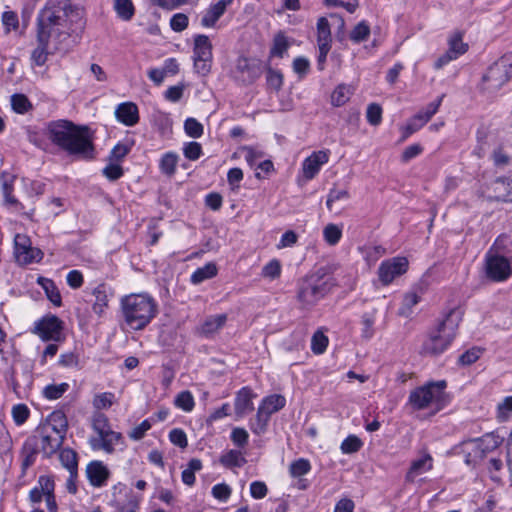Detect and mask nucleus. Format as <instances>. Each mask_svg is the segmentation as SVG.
<instances>
[{
	"mask_svg": "<svg viewBox=\"0 0 512 512\" xmlns=\"http://www.w3.org/2000/svg\"><path fill=\"white\" fill-rule=\"evenodd\" d=\"M45 135L69 155L84 159L93 157L94 147L87 127L77 126L68 120H56L47 124Z\"/></svg>",
	"mask_w": 512,
	"mask_h": 512,
	"instance_id": "nucleus-1",
	"label": "nucleus"
},
{
	"mask_svg": "<svg viewBox=\"0 0 512 512\" xmlns=\"http://www.w3.org/2000/svg\"><path fill=\"white\" fill-rule=\"evenodd\" d=\"M123 324L132 331L145 329L158 313L156 300L148 293H131L120 299Z\"/></svg>",
	"mask_w": 512,
	"mask_h": 512,
	"instance_id": "nucleus-2",
	"label": "nucleus"
},
{
	"mask_svg": "<svg viewBox=\"0 0 512 512\" xmlns=\"http://www.w3.org/2000/svg\"><path fill=\"white\" fill-rule=\"evenodd\" d=\"M461 317L460 310L451 309L445 318L428 333L420 353L426 356H437L446 351L455 338Z\"/></svg>",
	"mask_w": 512,
	"mask_h": 512,
	"instance_id": "nucleus-3",
	"label": "nucleus"
},
{
	"mask_svg": "<svg viewBox=\"0 0 512 512\" xmlns=\"http://www.w3.org/2000/svg\"><path fill=\"white\" fill-rule=\"evenodd\" d=\"M502 441L498 435L487 433L480 438L462 441L453 448V451L463 456L467 466L476 467L485 457L495 452Z\"/></svg>",
	"mask_w": 512,
	"mask_h": 512,
	"instance_id": "nucleus-4",
	"label": "nucleus"
},
{
	"mask_svg": "<svg viewBox=\"0 0 512 512\" xmlns=\"http://www.w3.org/2000/svg\"><path fill=\"white\" fill-rule=\"evenodd\" d=\"M332 286V278L322 269L302 278L298 283L296 296L300 307L311 308L330 291Z\"/></svg>",
	"mask_w": 512,
	"mask_h": 512,
	"instance_id": "nucleus-5",
	"label": "nucleus"
},
{
	"mask_svg": "<svg viewBox=\"0 0 512 512\" xmlns=\"http://www.w3.org/2000/svg\"><path fill=\"white\" fill-rule=\"evenodd\" d=\"M447 383L444 380L432 381L412 390L408 403L414 410L430 409L433 413L441 410L445 403V389Z\"/></svg>",
	"mask_w": 512,
	"mask_h": 512,
	"instance_id": "nucleus-6",
	"label": "nucleus"
},
{
	"mask_svg": "<svg viewBox=\"0 0 512 512\" xmlns=\"http://www.w3.org/2000/svg\"><path fill=\"white\" fill-rule=\"evenodd\" d=\"M94 434L88 439L90 448L94 451H104L111 454L115 447L122 442V434L112 430L108 418L102 413H95L92 417Z\"/></svg>",
	"mask_w": 512,
	"mask_h": 512,
	"instance_id": "nucleus-7",
	"label": "nucleus"
},
{
	"mask_svg": "<svg viewBox=\"0 0 512 512\" xmlns=\"http://www.w3.org/2000/svg\"><path fill=\"white\" fill-rule=\"evenodd\" d=\"M65 15L64 9L56 4V0H48L37 16V34L40 35L41 41L62 34Z\"/></svg>",
	"mask_w": 512,
	"mask_h": 512,
	"instance_id": "nucleus-8",
	"label": "nucleus"
},
{
	"mask_svg": "<svg viewBox=\"0 0 512 512\" xmlns=\"http://www.w3.org/2000/svg\"><path fill=\"white\" fill-rule=\"evenodd\" d=\"M503 241L504 238L499 237L486 254L487 276L496 282L506 281L512 276V256H504L499 251Z\"/></svg>",
	"mask_w": 512,
	"mask_h": 512,
	"instance_id": "nucleus-9",
	"label": "nucleus"
},
{
	"mask_svg": "<svg viewBox=\"0 0 512 512\" xmlns=\"http://www.w3.org/2000/svg\"><path fill=\"white\" fill-rule=\"evenodd\" d=\"M212 44L206 35H197L194 38L193 60L195 71L205 76L211 70L212 65Z\"/></svg>",
	"mask_w": 512,
	"mask_h": 512,
	"instance_id": "nucleus-10",
	"label": "nucleus"
},
{
	"mask_svg": "<svg viewBox=\"0 0 512 512\" xmlns=\"http://www.w3.org/2000/svg\"><path fill=\"white\" fill-rule=\"evenodd\" d=\"M14 255L16 261L21 265L40 262L43 253L40 249L33 247L30 238L25 234H16L14 237Z\"/></svg>",
	"mask_w": 512,
	"mask_h": 512,
	"instance_id": "nucleus-11",
	"label": "nucleus"
},
{
	"mask_svg": "<svg viewBox=\"0 0 512 512\" xmlns=\"http://www.w3.org/2000/svg\"><path fill=\"white\" fill-rule=\"evenodd\" d=\"M409 267L406 257H393L381 262L378 268V278L382 285L391 284L397 277L405 274Z\"/></svg>",
	"mask_w": 512,
	"mask_h": 512,
	"instance_id": "nucleus-12",
	"label": "nucleus"
},
{
	"mask_svg": "<svg viewBox=\"0 0 512 512\" xmlns=\"http://www.w3.org/2000/svg\"><path fill=\"white\" fill-rule=\"evenodd\" d=\"M62 321L55 315L43 317L35 322L32 332L43 341H60L62 339Z\"/></svg>",
	"mask_w": 512,
	"mask_h": 512,
	"instance_id": "nucleus-13",
	"label": "nucleus"
},
{
	"mask_svg": "<svg viewBox=\"0 0 512 512\" xmlns=\"http://www.w3.org/2000/svg\"><path fill=\"white\" fill-rule=\"evenodd\" d=\"M330 158L328 149L314 151L310 156L302 162V175L306 181H310L316 177L323 165L327 164Z\"/></svg>",
	"mask_w": 512,
	"mask_h": 512,
	"instance_id": "nucleus-14",
	"label": "nucleus"
},
{
	"mask_svg": "<svg viewBox=\"0 0 512 512\" xmlns=\"http://www.w3.org/2000/svg\"><path fill=\"white\" fill-rule=\"evenodd\" d=\"M94 301L92 303V311L98 318H104L109 309V302L113 298L112 289L105 284H100L92 291Z\"/></svg>",
	"mask_w": 512,
	"mask_h": 512,
	"instance_id": "nucleus-15",
	"label": "nucleus"
},
{
	"mask_svg": "<svg viewBox=\"0 0 512 512\" xmlns=\"http://www.w3.org/2000/svg\"><path fill=\"white\" fill-rule=\"evenodd\" d=\"M510 79L505 72L494 62L482 77V88L486 91L493 92L500 89Z\"/></svg>",
	"mask_w": 512,
	"mask_h": 512,
	"instance_id": "nucleus-16",
	"label": "nucleus"
},
{
	"mask_svg": "<svg viewBox=\"0 0 512 512\" xmlns=\"http://www.w3.org/2000/svg\"><path fill=\"white\" fill-rule=\"evenodd\" d=\"M257 394L250 387L241 388L234 399V410L237 418H243L249 412L254 410L253 400Z\"/></svg>",
	"mask_w": 512,
	"mask_h": 512,
	"instance_id": "nucleus-17",
	"label": "nucleus"
},
{
	"mask_svg": "<svg viewBox=\"0 0 512 512\" xmlns=\"http://www.w3.org/2000/svg\"><path fill=\"white\" fill-rule=\"evenodd\" d=\"M237 71L242 75L243 80L252 82L262 74V64L259 60L239 57L236 64Z\"/></svg>",
	"mask_w": 512,
	"mask_h": 512,
	"instance_id": "nucleus-18",
	"label": "nucleus"
},
{
	"mask_svg": "<svg viewBox=\"0 0 512 512\" xmlns=\"http://www.w3.org/2000/svg\"><path fill=\"white\" fill-rule=\"evenodd\" d=\"M233 0H218L211 4L209 8L203 13L201 18V25L205 28H212L216 22L225 13L228 6L232 4Z\"/></svg>",
	"mask_w": 512,
	"mask_h": 512,
	"instance_id": "nucleus-19",
	"label": "nucleus"
},
{
	"mask_svg": "<svg viewBox=\"0 0 512 512\" xmlns=\"http://www.w3.org/2000/svg\"><path fill=\"white\" fill-rule=\"evenodd\" d=\"M38 455V443L34 437L27 438L21 448V471L25 475L28 468H30L36 461Z\"/></svg>",
	"mask_w": 512,
	"mask_h": 512,
	"instance_id": "nucleus-20",
	"label": "nucleus"
},
{
	"mask_svg": "<svg viewBox=\"0 0 512 512\" xmlns=\"http://www.w3.org/2000/svg\"><path fill=\"white\" fill-rule=\"evenodd\" d=\"M116 119L126 126H134L139 121L138 107L133 102H124L115 109Z\"/></svg>",
	"mask_w": 512,
	"mask_h": 512,
	"instance_id": "nucleus-21",
	"label": "nucleus"
},
{
	"mask_svg": "<svg viewBox=\"0 0 512 512\" xmlns=\"http://www.w3.org/2000/svg\"><path fill=\"white\" fill-rule=\"evenodd\" d=\"M87 477L94 487H102L105 485L110 472L101 461H92L86 468Z\"/></svg>",
	"mask_w": 512,
	"mask_h": 512,
	"instance_id": "nucleus-22",
	"label": "nucleus"
},
{
	"mask_svg": "<svg viewBox=\"0 0 512 512\" xmlns=\"http://www.w3.org/2000/svg\"><path fill=\"white\" fill-rule=\"evenodd\" d=\"M433 468V458L429 453L423 454L420 458L412 461L409 471L406 474V480L409 482Z\"/></svg>",
	"mask_w": 512,
	"mask_h": 512,
	"instance_id": "nucleus-23",
	"label": "nucleus"
},
{
	"mask_svg": "<svg viewBox=\"0 0 512 512\" xmlns=\"http://www.w3.org/2000/svg\"><path fill=\"white\" fill-rule=\"evenodd\" d=\"M65 436L51 432L44 433L41 437V450L46 456H51L60 449L63 444Z\"/></svg>",
	"mask_w": 512,
	"mask_h": 512,
	"instance_id": "nucleus-24",
	"label": "nucleus"
},
{
	"mask_svg": "<svg viewBox=\"0 0 512 512\" xmlns=\"http://www.w3.org/2000/svg\"><path fill=\"white\" fill-rule=\"evenodd\" d=\"M226 321V314H217L209 316L201 325L200 332L205 337H210L217 333L225 325Z\"/></svg>",
	"mask_w": 512,
	"mask_h": 512,
	"instance_id": "nucleus-25",
	"label": "nucleus"
},
{
	"mask_svg": "<svg viewBox=\"0 0 512 512\" xmlns=\"http://www.w3.org/2000/svg\"><path fill=\"white\" fill-rule=\"evenodd\" d=\"M286 399L279 394H272L264 397L258 406L269 418L272 414L284 408Z\"/></svg>",
	"mask_w": 512,
	"mask_h": 512,
	"instance_id": "nucleus-26",
	"label": "nucleus"
},
{
	"mask_svg": "<svg viewBox=\"0 0 512 512\" xmlns=\"http://www.w3.org/2000/svg\"><path fill=\"white\" fill-rule=\"evenodd\" d=\"M486 470L493 482L497 484L502 483L503 477L506 474V465L502 458L490 457L486 464Z\"/></svg>",
	"mask_w": 512,
	"mask_h": 512,
	"instance_id": "nucleus-27",
	"label": "nucleus"
},
{
	"mask_svg": "<svg viewBox=\"0 0 512 512\" xmlns=\"http://www.w3.org/2000/svg\"><path fill=\"white\" fill-rule=\"evenodd\" d=\"M218 269L215 263L209 262L202 267L196 269L191 275V283L198 285L208 279H211L217 275Z\"/></svg>",
	"mask_w": 512,
	"mask_h": 512,
	"instance_id": "nucleus-28",
	"label": "nucleus"
},
{
	"mask_svg": "<svg viewBox=\"0 0 512 512\" xmlns=\"http://www.w3.org/2000/svg\"><path fill=\"white\" fill-rule=\"evenodd\" d=\"M468 45L463 42V35L460 32H454L448 38V50L455 59L466 53Z\"/></svg>",
	"mask_w": 512,
	"mask_h": 512,
	"instance_id": "nucleus-29",
	"label": "nucleus"
},
{
	"mask_svg": "<svg viewBox=\"0 0 512 512\" xmlns=\"http://www.w3.org/2000/svg\"><path fill=\"white\" fill-rule=\"evenodd\" d=\"M50 39L41 41L40 35L37 34V47L32 51L31 60L36 66H43L48 59V44Z\"/></svg>",
	"mask_w": 512,
	"mask_h": 512,
	"instance_id": "nucleus-30",
	"label": "nucleus"
},
{
	"mask_svg": "<svg viewBox=\"0 0 512 512\" xmlns=\"http://www.w3.org/2000/svg\"><path fill=\"white\" fill-rule=\"evenodd\" d=\"M220 463L226 468H235L243 466L246 460L240 451L231 449L221 455Z\"/></svg>",
	"mask_w": 512,
	"mask_h": 512,
	"instance_id": "nucleus-31",
	"label": "nucleus"
},
{
	"mask_svg": "<svg viewBox=\"0 0 512 512\" xmlns=\"http://www.w3.org/2000/svg\"><path fill=\"white\" fill-rule=\"evenodd\" d=\"M343 234V225L329 223L323 228L324 241L330 245L335 246L339 243Z\"/></svg>",
	"mask_w": 512,
	"mask_h": 512,
	"instance_id": "nucleus-32",
	"label": "nucleus"
},
{
	"mask_svg": "<svg viewBox=\"0 0 512 512\" xmlns=\"http://www.w3.org/2000/svg\"><path fill=\"white\" fill-rule=\"evenodd\" d=\"M427 121L422 116V112H419L414 117H412L405 126L401 128L402 131V138L401 140L404 141L408 137H410L413 133L417 132L419 129H421Z\"/></svg>",
	"mask_w": 512,
	"mask_h": 512,
	"instance_id": "nucleus-33",
	"label": "nucleus"
},
{
	"mask_svg": "<svg viewBox=\"0 0 512 512\" xmlns=\"http://www.w3.org/2000/svg\"><path fill=\"white\" fill-rule=\"evenodd\" d=\"M353 88L349 85H338L331 95V102L334 106L344 105L353 94Z\"/></svg>",
	"mask_w": 512,
	"mask_h": 512,
	"instance_id": "nucleus-34",
	"label": "nucleus"
},
{
	"mask_svg": "<svg viewBox=\"0 0 512 512\" xmlns=\"http://www.w3.org/2000/svg\"><path fill=\"white\" fill-rule=\"evenodd\" d=\"M270 418L260 409H257L256 415L250 419L249 427L254 434H263L268 426Z\"/></svg>",
	"mask_w": 512,
	"mask_h": 512,
	"instance_id": "nucleus-35",
	"label": "nucleus"
},
{
	"mask_svg": "<svg viewBox=\"0 0 512 512\" xmlns=\"http://www.w3.org/2000/svg\"><path fill=\"white\" fill-rule=\"evenodd\" d=\"M179 156L174 152L165 153L159 163L161 172L165 175L171 176L175 173Z\"/></svg>",
	"mask_w": 512,
	"mask_h": 512,
	"instance_id": "nucleus-36",
	"label": "nucleus"
},
{
	"mask_svg": "<svg viewBox=\"0 0 512 512\" xmlns=\"http://www.w3.org/2000/svg\"><path fill=\"white\" fill-rule=\"evenodd\" d=\"M38 283L42 286V288L45 290L46 296L48 299L55 305L60 306L61 305V295L56 287L55 283L46 278L40 277L38 280Z\"/></svg>",
	"mask_w": 512,
	"mask_h": 512,
	"instance_id": "nucleus-37",
	"label": "nucleus"
},
{
	"mask_svg": "<svg viewBox=\"0 0 512 512\" xmlns=\"http://www.w3.org/2000/svg\"><path fill=\"white\" fill-rule=\"evenodd\" d=\"M114 9L118 17L124 21L131 20L135 13L132 0H114Z\"/></svg>",
	"mask_w": 512,
	"mask_h": 512,
	"instance_id": "nucleus-38",
	"label": "nucleus"
},
{
	"mask_svg": "<svg viewBox=\"0 0 512 512\" xmlns=\"http://www.w3.org/2000/svg\"><path fill=\"white\" fill-rule=\"evenodd\" d=\"M59 459L72 476L77 470V454L72 449L65 448L60 451Z\"/></svg>",
	"mask_w": 512,
	"mask_h": 512,
	"instance_id": "nucleus-39",
	"label": "nucleus"
},
{
	"mask_svg": "<svg viewBox=\"0 0 512 512\" xmlns=\"http://www.w3.org/2000/svg\"><path fill=\"white\" fill-rule=\"evenodd\" d=\"M174 405L184 412H191L195 406L192 393L188 390L181 391L174 399Z\"/></svg>",
	"mask_w": 512,
	"mask_h": 512,
	"instance_id": "nucleus-40",
	"label": "nucleus"
},
{
	"mask_svg": "<svg viewBox=\"0 0 512 512\" xmlns=\"http://www.w3.org/2000/svg\"><path fill=\"white\" fill-rule=\"evenodd\" d=\"M69 384L66 382L59 384H49L43 388L42 394L48 400H56L62 397L69 389Z\"/></svg>",
	"mask_w": 512,
	"mask_h": 512,
	"instance_id": "nucleus-41",
	"label": "nucleus"
},
{
	"mask_svg": "<svg viewBox=\"0 0 512 512\" xmlns=\"http://www.w3.org/2000/svg\"><path fill=\"white\" fill-rule=\"evenodd\" d=\"M424 293V288L419 286L414 290L405 294L403 298L402 314H406L405 310H411L421 300V295Z\"/></svg>",
	"mask_w": 512,
	"mask_h": 512,
	"instance_id": "nucleus-42",
	"label": "nucleus"
},
{
	"mask_svg": "<svg viewBox=\"0 0 512 512\" xmlns=\"http://www.w3.org/2000/svg\"><path fill=\"white\" fill-rule=\"evenodd\" d=\"M317 42L318 44L330 45L331 32L329 22L326 18L321 17L317 22Z\"/></svg>",
	"mask_w": 512,
	"mask_h": 512,
	"instance_id": "nucleus-43",
	"label": "nucleus"
},
{
	"mask_svg": "<svg viewBox=\"0 0 512 512\" xmlns=\"http://www.w3.org/2000/svg\"><path fill=\"white\" fill-rule=\"evenodd\" d=\"M311 470V464L307 459L299 458L293 461L289 466V473L292 477L298 478L306 475Z\"/></svg>",
	"mask_w": 512,
	"mask_h": 512,
	"instance_id": "nucleus-44",
	"label": "nucleus"
},
{
	"mask_svg": "<svg viewBox=\"0 0 512 512\" xmlns=\"http://www.w3.org/2000/svg\"><path fill=\"white\" fill-rule=\"evenodd\" d=\"M290 43L287 38L282 34L278 33L274 37L273 46L270 51L272 57H283L284 53L288 50Z\"/></svg>",
	"mask_w": 512,
	"mask_h": 512,
	"instance_id": "nucleus-45",
	"label": "nucleus"
},
{
	"mask_svg": "<svg viewBox=\"0 0 512 512\" xmlns=\"http://www.w3.org/2000/svg\"><path fill=\"white\" fill-rule=\"evenodd\" d=\"M49 422L52 426L51 427L52 431L65 436L66 430H67V420L63 413H61V412L52 413L49 418Z\"/></svg>",
	"mask_w": 512,
	"mask_h": 512,
	"instance_id": "nucleus-46",
	"label": "nucleus"
},
{
	"mask_svg": "<svg viewBox=\"0 0 512 512\" xmlns=\"http://www.w3.org/2000/svg\"><path fill=\"white\" fill-rule=\"evenodd\" d=\"M362 445V441L357 436L349 435L342 441L340 450L343 454H352L358 452Z\"/></svg>",
	"mask_w": 512,
	"mask_h": 512,
	"instance_id": "nucleus-47",
	"label": "nucleus"
},
{
	"mask_svg": "<svg viewBox=\"0 0 512 512\" xmlns=\"http://www.w3.org/2000/svg\"><path fill=\"white\" fill-rule=\"evenodd\" d=\"M12 418L17 426L23 425L30 416V410L25 404H16L11 410Z\"/></svg>",
	"mask_w": 512,
	"mask_h": 512,
	"instance_id": "nucleus-48",
	"label": "nucleus"
},
{
	"mask_svg": "<svg viewBox=\"0 0 512 512\" xmlns=\"http://www.w3.org/2000/svg\"><path fill=\"white\" fill-rule=\"evenodd\" d=\"M370 35V27L362 21L358 23L350 33V39L355 43H360L368 38Z\"/></svg>",
	"mask_w": 512,
	"mask_h": 512,
	"instance_id": "nucleus-49",
	"label": "nucleus"
},
{
	"mask_svg": "<svg viewBox=\"0 0 512 512\" xmlns=\"http://www.w3.org/2000/svg\"><path fill=\"white\" fill-rule=\"evenodd\" d=\"M1 20L6 33L16 31L19 27L18 15L14 11H4Z\"/></svg>",
	"mask_w": 512,
	"mask_h": 512,
	"instance_id": "nucleus-50",
	"label": "nucleus"
},
{
	"mask_svg": "<svg viewBox=\"0 0 512 512\" xmlns=\"http://www.w3.org/2000/svg\"><path fill=\"white\" fill-rule=\"evenodd\" d=\"M11 105L13 110L19 114H24L31 108V103L24 94L12 95Z\"/></svg>",
	"mask_w": 512,
	"mask_h": 512,
	"instance_id": "nucleus-51",
	"label": "nucleus"
},
{
	"mask_svg": "<svg viewBox=\"0 0 512 512\" xmlns=\"http://www.w3.org/2000/svg\"><path fill=\"white\" fill-rule=\"evenodd\" d=\"M350 197L346 189H331L328 193L326 206L329 211L333 210V204L337 201H346Z\"/></svg>",
	"mask_w": 512,
	"mask_h": 512,
	"instance_id": "nucleus-52",
	"label": "nucleus"
},
{
	"mask_svg": "<svg viewBox=\"0 0 512 512\" xmlns=\"http://www.w3.org/2000/svg\"><path fill=\"white\" fill-rule=\"evenodd\" d=\"M505 191L499 197L503 201L512 202V180L506 178H499L495 181V191Z\"/></svg>",
	"mask_w": 512,
	"mask_h": 512,
	"instance_id": "nucleus-53",
	"label": "nucleus"
},
{
	"mask_svg": "<svg viewBox=\"0 0 512 512\" xmlns=\"http://www.w3.org/2000/svg\"><path fill=\"white\" fill-rule=\"evenodd\" d=\"M184 130L189 137L199 138L203 134V125L195 118H187L184 123Z\"/></svg>",
	"mask_w": 512,
	"mask_h": 512,
	"instance_id": "nucleus-54",
	"label": "nucleus"
},
{
	"mask_svg": "<svg viewBox=\"0 0 512 512\" xmlns=\"http://www.w3.org/2000/svg\"><path fill=\"white\" fill-rule=\"evenodd\" d=\"M328 345V338L322 332L317 331L311 339V349L315 354H322Z\"/></svg>",
	"mask_w": 512,
	"mask_h": 512,
	"instance_id": "nucleus-55",
	"label": "nucleus"
},
{
	"mask_svg": "<svg viewBox=\"0 0 512 512\" xmlns=\"http://www.w3.org/2000/svg\"><path fill=\"white\" fill-rule=\"evenodd\" d=\"M281 275V264L278 260L269 261L262 269V276L271 280L279 278Z\"/></svg>",
	"mask_w": 512,
	"mask_h": 512,
	"instance_id": "nucleus-56",
	"label": "nucleus"
},
{
	"mask_svg": "<svg viewBox=\"0 0 512 512\" xmlns=\"http://www.w3.org/2000/svg\"><path fill=\"white\" fill-rule=\"evenodd\" d=\"M367 121L371 125H379L382 120V108L376 103H371L367 107L366 112Z\"/></svg>",
	"mask_w": 512,
	"mask_h": 512,
	"instance_id": "nucleus-57",
	"label": "nucleus"
},
{
	"mask_svg": "<svg viewBox=\"0 0 512 512\" xmlns=\"http://www.w3.org/2000/svg\"><path fill=\"white\" fill-rule=\"evenodd\" d=\"M230 438L234 445L242 448L247 445L249 434L244 428L236 427L232 430Z\"/></svg>",
	"mask_w": 512,
	"mask_h": 512,
	"instance_id": "nucleus-58",
	"label": "nucleus"
},
{
	"mask_svg": "<svg viewBox=\"0 0 512 512\" xmlns=\"http://www.w3.org/2000/svg\"><path fill=\"white\" fill-rule=\"evenodd\" d=\"M131 145L127 143H118L110 152V161L121 162L130 152Z\"/></svg>",
	"mask_w": 512,
	"mask_h": 512,
	"instance_id": "nucleus-59",
	"label": "nucleus"
},
{
	"mask_svg": "<svg viewBox=\"0 0 512 512\" xmlns=\"http://www.w3.org/2000/svg\"><path fill=\"white\" fill-rule=\"evenodd\" d=\"M375 323V315L374 313H365L362 316L361 324L362 328V336L366 339H370L373 336L374 330L373 326Z\"/></svg>",
	"mask_w": 512,
	"mask_h": 512,
	"instance_id": "nucleus-60",
	"label": "nucleus"
},
{
	"mask_svg": "<svg viewBox=\"0 0 512 512\" xmlns=\"http://www.w3.org/2000/svg\"><path fill=\"white\" fill-rule=\"evenodd\" d=\"M189 19L184 13H176L170 19V27L175 32H182L188 26Z\"/></svg>",
	"mask_w": 512,
	"mask_h": 512,
	"instance_id": "nucleus-61",
	"label": "nucleus"
},
{
	"mask_svg": "<svg viewBox=\"0 0 512 512\" xmlns=\"http://www.w3.org/2000/svg\"><path fill=\"white\" fill-rule=\"evenodd\" d=\"M113 399L114 395L112 393L104 392L98 394L93 399V406L98 410L107 409L112 405Z\"/></svg>",
	"mask_w": 512,
	"mask_h": 512,
	"instance_id": "nucleus-62",
	"label": "nucleus"
},
{
	"mask_svg": "<svg viewBox=\"0 0 512 512\" xmlns=\"http://www.w3.org/2000/svg\"><path fill=\"white\" fill-rule=\"evenodd\" d=\"M184 156L192 161L200 158L202 154V147L198 142H189L183 148Z\"/></svg>",
	"mask_w": 512,
	"mask_h": 512,
	"instance_id": "nucleus-63",
	"label": "nucleus"
},
{
	"mask_svg": "<svg viewBox=\"0 0 512 512\" xmlns=\"http://www.w3.org/2000/svg\"><path fill=\"white\" fill-rule=\"evenodd\" d=\"M103 174L109 179V180H117L123 175V169L119 162L111 161L104 169Z\"/></svg>",
	"mask_w": 512,
	"mask_h": 512,
	"instance_id": "nucleus-64",
	"label": "nucleus"
}]
</instances>
